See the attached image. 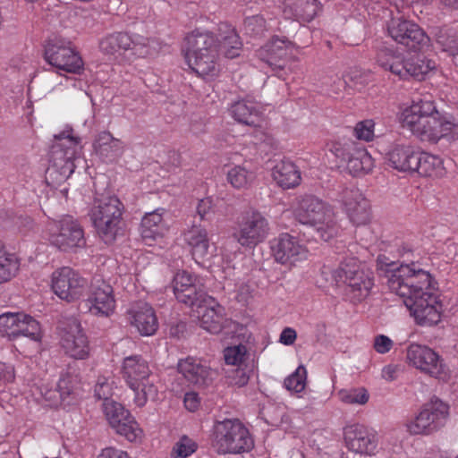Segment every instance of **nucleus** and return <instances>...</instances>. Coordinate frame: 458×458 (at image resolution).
I'll list each match as a JSON object with an SVG mask.
<instances>
[{"mask_svg": "<svg viewBox=\"0 0 458 458\" xmlns=\"http://www.w3.org/2000/svg\"><path fill=\"white\" fill-rule=\"evenodd\" d=\"M389 290L403 299L405 306L421 326L440 320L442 304L437 294V282L416 263L402 264L387 272Z\"/></svg>", "mask_w": 458, "mask_h": 458, "instance_id": "nucleus-1", "label": "nucleus"}, {"mask_svg": "<svg viewBox=\"0 0 458 458\" xmlns=\"http://www.w3.org/2000/svg\"><path fill=\"white\" fill-rule=\"evenodd\" d=\"M242 43L233 27L220 23L217 35L207 30H195L189 33L182 51L189 67L201 77H213L218 72V55L227 58L240 55Z\"/></svg>", "mask_w": 458, "mask_h": 458, "instance_id": "nucleus-2", "label": "nucleus"}, {"mask_svg": "<svg viewBox=\"0 0 458 458\" xmlns=\"http://www.w3.org/2000/svg\"><path fill=\"white\" fill-rule=\"evenodd\" d=\"M398 121L403 129L422 143L458 140V119L450 113L438 111L432 100L413 101L400 111Z\"/></svg>", "mask_w": 458, "mask_h": 458, "instance_id": "nucleus-3", "label": "nucleus"}, {"mask_svg": "<svg viewBox=\"0 0 458 458\" xmlns=\"http://www.w3.org/2000/svg\"><path fill=\"white\" fill-rule=\"evenodd\" d=\"M82 154L79 138L72 135V129L67 128L55 135V142L50 150L49 165L46 171L48 183L55 185L66 181L74 172Z\"/></svg>", "mask_w": 458, "mask_h": 458, "instance_id": "nucleus-4", "label": "nucleus"}, {"mask_svg": "<svg viewBox=\"0 0 458 458\" xmlns=\"http://www.w3.org/2000/svg\"><path fill=\"white\" fill-rule=\"evenodd\" d=\"M99 49L106 55H118L131 62L156 56L161 50V42L138 33L115 32L101 38Z\"/></svg>", "mask_w": 458, "mask_h": 458, "instance_id": "nucleus-5", "label": "nucleus"}, {"mask_svg": "<svg viewBox=\"0 0 458 458\" xmlns=\"http://www.w3.org/2000/svg\"><path fill=\"white\" fill-rule=\"evenodd\" d=\"M294 216L301 224L313 227L323 241L327 242L339 233L333 208L313 195L303 196L298 200Z\"/></svg>", "mask_w": 458, "mask_h": 458, "instance_id": "nucleus-6", "label": "nucleus"}, {"mask_svg": "<svg viewBox=\"0 0 458 458\" xmlns=\"http://www.w3.org/2000/svg\"><path fill=\"white\" fill-rule=\"evenodd\" d=\"M123 205L114 195H102L94 199L89 216L98 235L107 244L122 233Z\"/></svg>", "mask_w": 458, "mask_h": 458, "instance_id": "nucleus-7", "label": "nucleus"}, {"mask_svg": "<svg viewBox=\"0 0 458 458\" xmlns=\"http://www.w3.org/2000/svg\"><path fill=\"white\" fill-rule=\"evenodd\" d=\"M212 446L218 454H240L250 452L254 440L241 420L225 419L213 426Z\"/></svg>", "mask_w": 458, "mask_h": 458, "instance_id": "nucleus-8", "label": "nucleus"}, {"mask_svg": "<svg viewBox=\"0 0 458 458\" xmlns=\"http://www.w3.org/2000/svg\"><path fill=\"white\" fill-rule=\"evenodd\" d=\"M377 61L380 67L401 80L414 78L420 81L436 68V63L431 59L420 55L405 58L403 54L390 48L379 50Z\"/></svg>", "mask_w": 458, "mask_h": 458, "instance_id": "nucleus-9", "label": "nucleus"}, {"mask_svg": "<svg viewBox=\"0 0 458 458\" xmlns=\"http://www.w3.org/2000/svg\"><path fill=\"white\" fill-rule=\"evenodd\" d=\"M122 373L134 393L133 402L138 407H143L148 400L157 396V388L151 379L148 363L141 356L131 355L124 358Z\"/></svg>", "mask_w": 458, "mask_h": 458, "instance_id": "nucleus-10", "label": "nucleus"}, {"mask_svg": "<svg viewBox=\"0 0 458 458\" xmlns=\"http://www.w3.org/2000/svg\"><path fill=\"white\" fill-rule=\"evenodd\" d=\"M331 283L345 285V293L352 301L366 299L374 285L371 272L360 267L356 259H349L331 272Z\"/></svg>", "mask_w": 458, "mask_h": 458, "instance_id": "nucleus-11", "label": "nucleus"}, {"mask_svg": "<svg viewBox=\"0 0 458 458\" xmlns=\"http://www.w3.org/2000/svg\"><path fill=\"white\" fill-rule=\"evenodd\" d=\"M45 237L50 245L65 252L74 251L86 245L82 227L70 216L50 220L46 225Z\"/></svg>", "mask_w": 458, "mask_h": 458, "instance_id": "nucleus-12", "label": "nucleus"}, {"mask_svg": "<svg viewBox=\"0 0 458 458\" xmlns=\"http://www.w3.org/2000/svg\"><path fill=\"white\" fill-rule=\"evenodd\" d=\"M269 233V223L259 210L250 208L239 216L233 233L242 247L253 248L264 242Z\"/></svg>", "mask_w": 458, "mask_h": 458, "instance_id": "nucleus-13", "label": "nucleus"}, {"mask_svg": "<svg viewBox=\"0 0 458 458\" xmlns=\"http://www.w3.org/2000/svg\"><path fill=\"white\" fill-rule=\"evenodd\" d=\"M448 416V405L437 398L425 403L420 411L406 423L411 435H429L441 428Z\"/></svg>", "mask_w": 458, "mask_h": 458, "instance_id": "nucleus-14", "label": "nucleus"}, {"mask_svg": "<svg viewBox=\"0 0 458 458\" xmlns=\"http://www.w3.org/2000/svg\"><path fill=\"white\" fill-rule=\"evenodd\" d=\"M44 58L54 68L70 73H80L83 69V61L72 47L71 41L55 38L45 47Z\"/></svg>", "mask_w": 458, "mask_h": 458, "instance_id": "nucleus-15", "label": "nucleus"}, {"mask_svg": "<svg viewBox=\"0 0 458 458\" xmlns=\"http://www.w3.org/2000/svg\"><path fill=\"white\" fill-rule=\"evenodd\" d=\"M330 152L340 164H345L348 172L354 176L368 174L374 167L373 158L367 149L353 142H334Z\"/></svg>", "mask_w": 458, "mask_h": 458, "instance_id": "nucleus-16", "label": "nucleus"}, {"mask_svg": "<svg viewBox=\"0 0 458 458\" xmlns=\"http://www.w3.org/2000/svg\"><path fill=\"white\" fill-rule=\"evenodd\" d=\"M387 33L397 44L417 51L428 47L429 37L415 22L402 18H393L387 25Z\"/></svg>", "mask_w": 458, "mask_h": 458, "instance_id": "nucleus-17", "label": "nucleus"}, {"mask_svg": "<svg viewBox=\"0 0 458 458\" xmlns=\"http://www.w3.org/2000/svg\"><path fill=\"white\" fill-rule=\"evenodd\" d=\"M87 284V280L69 267L57 268L51 275L52 291L60 299L68 302L79 299Z\"/></svg>", "mask_w": 458, "mask_h": 458, "instance_id": "nucleus-18", "label": "nucleus"}, {"mask_svg": "<svg viewBox=\"0 0 458 458\" xmlns=\"http://www.w3.org/2000/svg\"><path fill=\"white\" fill-rule=\"evenodd\" d=\"M271 250L276 262L292 267L308 259L309 250L301 241L287 233L271 242Z\"/></svg>", "mask_w": 458, "mask_h": 458, "instance_id": "nucleus-19", "label": "nucleus"}, {"mask_svg": "<svg viewBox=\"0 0 458 458\" xmlns=\"http://www.w3.org/2000/svg\"><path fill=\"white\" fill-rule=\"evenodd\" d=\"M407 360L414 368L433 377L444 378L447 374L443 360L426 345L411 344L407 349Z\"/></svg>", "mask_w": 458, "mask_h": 458, "instance_id": "nucleus-20", "label": "nucleus"}, {"mask_svg": "<svg viewBox=\"0 0 458 458\" xmlns=\"http://www.w3.org/2000/svg\"><path fill=\"white\" fill-rule=\"evenodd\" d=\"M61 346L64 352L75 360H85L90 353V346L81 323L70 318L61 333Z\"/></svg>", "mask_w": 458, "mask_h": 458, "instance_id": "nucleus-21", "label": "nucleus"}, {"mask_svg": "<svg viewBox=\"0 0 458 458\" xmlns=\"http://www.w3.org/2000/svg\"><path fill=\"white\" fill-rule=\"evenodd\" d=\"M85 306L95 316L109 317L115 310L113 287L105 281H96L90 286Z\"/></svg>", "mask_w": 458, "mask_h": 458, "instance_id": "nucleus-22", "label": "nucleus"}, {"mask_svg": "<svg viewBox=\"0 0 458 458\" xmlns=\"http://www.w3.org/2000/svg\"><path fill=\"white\" fill-rule=\"evenodd\" d=\"M293 47L292 42L274 37L258 50V56L268 65L274 75L284 79L283 70L285 65V59L292 52Z\"/></svg>", "mask_w": 458, "mask_h": 458, "instance_id": "nucleus-23", "label": "nucleus"}, {"mask_svg": "<svg viewBox=\"0 0 458 458\" xmlns=\"http://www.w3.org/2000/svg\"><path fill=\"white\" fill-rule=\"evenodd\" d=\"M173 289L176 299L186 305L193 306L198 301H207L198 276L187 271L182 270L175 274Z\"/></svg>", "mask_w": 458, "mask_h": 458, "instance_id": "nucleus-24", "label": "nucleus"}, {"mask_svg": "<svg viewBox=\"0 0 458 458\" xmlns=\"http://www.w3.org/2000/svg\"><path fill=\"white\" fill-rule=\"evenodd\" d=\"M350 221L356 225H365L369 220V206L361 191L355 188H344L338 197Z\"/></svg>", "mask_w": 458, "mask_h": 458, "instance_id": "nucleus-25", "label": "nucleus"}, {"mask_svg": "<svg viewBox=\"0 0 458 458\" xmlns=\"http://www.w3.org/2000/svg\"><path fill=\"white\" fill-rule=\"evenodd\" d=\"M344 442L346 447L356 454L372 455L377 447L376 432L363 425L354 424L344 428Z\"/></svg>", "mask_w": 458, "mask_h": 458, "instance_id": "nucleus-26", "label": "nucleus"}, {"mask_svg": "<svg viewBox=\"0 0 458 458\" xmlns=\"http://www.w3.org/2000/svg\"><path fill=\"white\" fill-rule=\"evenodd\" d=\"M184 241L197 263L208 259L216 251V247L210 243L207 229L202 225H194L185 231Z\"/></svg>", "mask_w": 458, "mask_h": 458, "instance_id": "nucleus-27", "label": "nucleus"}, {"mask_svg": "<svg viewBox=\"0 0 458 458\" xmlns=\"http://www.w3.org/2000/svg\"><path fill=\"white\" fill-rule=\"evenodd\" d=\"M92 146L95 155L106 164H113L120 159L125 148L123 141L107 131L97 134Z\"/></svg>", "mask_w": 458, "mask_h": 458, "instance_id": "nucleus-28", "label": "nucleus"}, {"mask_svg": "<svg viewBox=\"0 0 458 458\" xmlns=\"http://www.w3.org/2000/svg\"><path fill=\"white\" fill-rule=\"evenodd\" d=\"M282 11L286 19L310 22L322 11V4L318 0H282Z\"/></svg>", "mask_w": 458, "mask_h": 458, "instance_id": "nucleus-29", "label": "nucleus"}, {"mask_svg": "<svg viewBox=\"0 0 458 458\" xmlns=\"http://www.w3.org/2000/svg\"><path fill=\"white\" fill-rule=\"evenodd\" d=\"M200 327L211 334H219L231 321L225 317V308L209 299L206 305L198 306Z\"/></svg>", "mask_w": 458, "mask_h": 458, "instance_id": "nucleus-30", "label": "nucleus"}, {"mask_svg": "<svg viewBox=\"0 0 458 458\" xmlns=\"http://www.w3.org/2000/svg\"><path fill=\"white\" fill-rule=\"evenodd\" d=\"M178 369L187 381L199 386H208L213 380L215 374L205 361L193 357L181 360Z\"/></svg>", "mask_w": 458, "mask_h": 458, "instance_id": "nucleus-31", "label": "nucleus"}, {"mask_svg": "<svg viewBox=\"0 0 458 458\" xmlns=\"http://www.w3.org/2000/svg\"><path fill=\"white\" fill-rule=\"evenodd\" d=\"M130 322L143 336L153 335L158 328L154 309L146 302L134 305L129 311Z\"/></svg>", "mask_w": 458, "mask_h": 458, "instance_id": "nucleus-32", "label": "nucleus"}, {"mask_svg": "<svg viewBox=\"0 0 458 458\" xmlns=\"http://www.w3.org/2000/svg\"><path fill=\"white\" fill-rule=\"evenodd\" d=\"M419 150L411 145L396 144L387 154L392 167L402 172H413Z\"/></svg>", "mask_w": 458, "mask_h": 458, "instance_id": "nucleus-33", "label": "nucleus"}, {"mask_svg": "<svg viewBox=\"0 0 458 458\" xmlns=\"http://www.w3.org/2000/svg\"><path fill=\"white\" fill-rule=\"evenodd\" d=\"M164 213V208H157L142 218L140 233L146 242L162 238L168 232V225L163 219Z\"/></svg>", "mask_w": 458, "mask_h": 458, "instance_id": "nucleus-34", "label": "nucleus"}, {"mask_svg": "<svg viewBox=\"0 0 458 458\" xmlns=\"http://www.w3.org/2000/svg\"><path fill=\"white\" fill-rule=\"evenodd\" d=\"M230 114L240 123L248 126H258L260 122V111L259 105L251 100L242 99L234 102Z\"/></svg>", "mask_w": 458, "mask_h": 458, "instance_id": "nucleus-35", "label": "nucleus"}, {"mask_svg": "<svg viewBox=\"0 0 458 458\" xmlns=\"http://www.w3.org/2000/svg\"><path fill=\"white\" fill-rule=\"evenodd\" d=\"M272 176L283 189L294 188L301 181V172L295 164L286 160H282L274 166Z\"/></svg>", "mask_w": 458, "mask_h": 458, "instance_id": "nucleus-36", "label": "nucleus"}, {"mask_svg": "<svg viewBox=\"0 0 458 458\" xmlns=\"http://www.w3.org/2000/svg\"><path fill=\"white\" fill-rule=\"evenodd\" d=\"M413 172L426 177L439 178L444 176L445 169L441 157L419 151Z\"/></svg>", "mask_w": 458, "mask_h": 458, "instance_id": "nucleus-37", "label": "nucleus"}, {"mask_svg": "<svg viewBox=\"0 0 458 458\" xmlns=\"http://www.w3.org/2000/svg\"><path fill=\"white\" fill-rule=\"evenodd\" d=\"M20 269V259L0 242V284L9 282Z\"/></svg>", "mask_w": 458, "mask_h": 458, "instance_id": "nucleus-38", "label": "nucleus"}, {"mask_svg": "<svg viewBox=\"0 0 458 458\" xmlns=\"http://www.w3.org/2000/svg\"><path fill=\"white\" fill-rule=\"evenodd\" d=\"M255 179V173L245 165H233L227 171V181L235 189H246Z\"/></svg>", "mask_w": 458, "mask_h": 458, "instance_id": "nucleus-39", "label": "nucleus"}, {"mask_svg": "<svg viewBox=\"0 0 458 458\" xmlns=\"http://www.w3.org/2000/svg\"><path fill=\"white\" fill-rule=\"evenodd\" d=\"M435 40L442 51L453 56L458 55V36L454 30L437 28L435 32Z\"/></svg>", "mask_w": 458, "mask_h": 458, "instance_id": "nucleus-40", "label": "nucleus"}, {"mask_svg": "<svg viewBox=\"0 0 458 458\" xmlns=\"http://www.w3.org/2000/svg\"><path fill=\"white\" fill-rule=\"evenodd\" d=\"M19 336H26L34 342H40L42 331L39 323L31 316L22 313L16 332V337Z\"/></svg>", "mask_w": 458, "mask_h": 458, "instance_id": "nucleus-41", "label": "nucleus"}, {"mask_svg": "<svg viewBox=\"0 0 458 458\" xmlns=\"http://www.w3.org/2000/svg\"><path fill=\"white\" fill-rule=\"evenodd\" d=\"M117 426L118 427L114 430L130 442H140L144 437L142 428L131 413Z\"/></svg>", "mask_w": 458, "mask_h": 458, "instance_id": "nucleus-42", "label": "nucleus"}, {"mask_svg": "<svg viewBox=\"0 0 458 458\" xmlns=\"http://www.w3.org/2000/svg\"><path fill=\"white\" fill-rule=\"evenodd\" d=\"M103 411L113 429H115L118 427L117 425L130 413L121 403L114 401L104 402Z\"/></svg>", "mask_w": 458, "mask_h": 458, "instance_id": "nucleus-43", "label": "nucleus"}, {"mask_svg": "<svg viewBox=\"0 0 458 458\" xmlns=\"http://www.w3.org/2000/svg\"><path fill=\"white\" fill-rule=\"evenodd\" d=\"M22 312H5L0 315V334L9 338H16L18 324Z\"/></svg>", "mask_w": 458, "mask_h": 458, "instance_id": "nucleus-44", "label": "nucleus"}, {"mask_svg": "<svg viewBox=\"0 0 458 458\" xmlns=\"http://www.w3.org/2000/svg\"><path fill=\"white\" fill-rule=\"evenodd\" d=\"M337 394L340 401L347 404L363 405L369 399L368 391L363 387L342 389Z\"/></svg>", "mask_w": 458, "mask_h": 458, "instance_id": "nucleus-45", "label": "nucleus"}, {"mask_svg": "<svg viewBox=\"0 0 458 458\" xmlns=\"http://www.w3.org/2000/svg\"><path fill=\"white\" fill-rule=\"evenodd\" d=\"M307 379V369L303 365H300L291 375L284 381L285 388L289 391L301 393L304 390Z\"/></svg>", "mask_w": 458, "mask_h": 458, "instance_id": "nucleus-46", "label": "nucleus"}, {"mask_svg": "<svg viewBox=\"0 0 458 458\" xmlns=\"http://www.w3.org/2000/svg\"><path fill=\"white\" fill-rule=\"evenodd\" d=\"M248 357L247 347L244 344L228 346L224 350V359L227 365L241 367Z\"/></svg>", "mask_w": 458, "mask_h": 458, "instance_id": "nucleus-47", "label": "nucleus"}, {"mask_svg": "<svg viewBox=\"0 0 458 458\" xmlns=\"http://www.w3.org/2000/svg\"><path fill=\"white\" fill-rule=\"evenodd\" d=\"M267 30L266 21L261 15L247 17L243 22L245 34L251 37L259 36Z\"/></svg>", "mask_w": 458, "mask_h": 458, "instance_id": "nucleus-48", "label": "nucleus"}, {"mask_svg": "<svg viewBox=\"0 0 458 458\" xmlns=\"http://www.w3.org/2000/svg\"><path fill=\"white\" fill-rule=\"evenodd\" d=\"M197 450V444L187 436H182L174 446V453L181 458H187Z\"/></svg>", "mask_w": 458, "mask_h": 458, "instance_id": "nucleus-49", "label": "nucleus"}, {"mask_svg": "<svg viewBox=\"0 0 458 458\" xmlns=\"http://www.w3.org/2000/svg\"><path fill=\"white\" fill-rule=\"evenodd\" d=\"M374 128L375 123L373 120L359 122L354 128L355 135L359 140L370 141L375 136Z\"/></svg>", "mask_w": 458, "mask_h": 458, "instance_id": "nucleus-50", "label": "nucleus"}, {"mask_svg": "<svg viewBox=\"0 0 458 458\" xmlns=\"http://www.w3.org/2000/svg\"><path fill=\"white\" fill-rule=\"evenodd\" d=\"M95 396L104 402L110 401L113 394V381L110 382L106 377H99L94 389Z\"/></svg>", "mask_w": 458, "mask_h": 458, "instance_id": "nucleus-51", "label": "nucleus"}, {"mask_svg": "<svg viewBox=\"0 0 458 458\" xmlns=\"http://www.w3.org/2000/svg\"><path fill=\"white\" fill-rule=\"evenodd\" d=\"M393 341L385 335H377L374 339V349L377 353H387L393 347Z\"/></svg>", "mask_w": 458, "mask_h": 458, "instance_id": "nucleus-52", "label": "nucleus"}, {"mask_svg": "<svg viewBox=\"0 0 458 458\" xmlns=\"http://www.w3.org/2000/svg\"><path fill=\"white\" fill-rule=\"evenodd\" d=\"M77 382L76 377H71L69 375L63 376L57 384V388L60 392V394L63 395H69L73 388L74 384Z\"/></svg>", "mask_w": 458, "mask_h": 458, "instance_id": "nucleus-53", "label": "nucleus"}, {"mask_svg": "<svg viewBox=\"0 0 458 458\" xmlns=\"http://www.w3.org/2000/svg\"><path fill=\"white\" fill-rule=\"evenodd\" d=\"M228 377L230 378V384L237 386H243L249 381V376L241 367L237 368L233 375H230Z\"/></svg>", "mask_w": 458, "mask_h": 458, "instance_id": "nucleus-54", "label": "nucleus"}, {"mask_svg": "<svg viewBox=\"0 0 458 458\" xmlns=\"http://www.w3.org/2000/svg\"><path fill=\"white\" fill-rule=\"evenodd\" d=\"M183 402L186 409L190 411H197L200 404L199 394L195 392L186 393Z\"/></svg>", "mask_w": 458, "mask_h": 458, "instance_id": "nucleus-55", "label": "nucleus"}, {"mask_svg": "<svg viewBox=\"0 0 458 458\" xmlns=\"http://www.w3.org/2000/svg\"><path fill=\"white\" fill-rule=\"evenodd\" d=\"M34 226V221L28 216H18L15 218L14 227L21 232H28Z\"/></svg>", "mask_w": 458, "mask_h": 458, "instance_id": "nucleus-56", "label": "nucleus"}, {"mask_svg": "<svg viewBox=\"0 0 458 458\" xmlns=\"http://www.w3.org/2000/svg\"><path fill=\"white\" fill-rule=\"evenodd\" d=\"M297 338L295 329L292 327H285L280 335L279 342L284 345H293Z\"/></svg>", "mask_w": 458, "mask_h": 458, "instance_id": "nucleus-57", "label": "nucleus"}, {"mask_svg": "<svg viewBox=\"0 0 458 458\" xmlns=\"http://www.w3.org/2000/svg\"><path fill=\"white\" fill-rule=\"evenodd\" d=\"M98 458H131L129 454L120 449L107 447L101 451Z\"/></svg>", "mask_w": 458, "mask_h": 458, "instance_id": "nucleus-58", "label": "nucleus"}, {"mask_svg": "<svg viewBox=\"0 0 458 458\" xmlns=\"http://www.w3.org/2000/svg\"><path fill=\"white\" fill-rule=\"evenodd\" d=\"M17 216H14L11 210L1 209L0 210V226L4 228H9L14 226L15 218Z\"/></svg>", "mask_w": 458, "mask_h": 458, "instance_id": "nucleus-59", "label": "nucleus"}, {"mask_svg": "<svg viewBox=\"0 0 458 458\" xmlns=\"http://www.w3.org/2000/svg\"><path fill=\"white\" fill-rule=\"evenodd\" d=\"M15 377L14 369L12 365L0 362V379L12 382Z\"/></svg>", "mask_w": 458, "mask_h": 458, "instance_id": "nucleus-60", "label": "nucleus"}, {"mask_svg": "<svg viewBox=\"0 0 458 458\" xmlns=\"http://www.w3.org/2000/svg\"><path fill=\"white\" fill-rule=\"evenodd\" d=\"M212 208V199L210 198H205L199 201L197 205V213L201 219H205L207 215Z\"/></svg>", "mask_w": 458, "mask_h": 458, "instance_id": "nucleus-61", "label": "nucleus"}, {"mask_svg": "<svg viewBox=\"0 0 458 458\" xmlns=\"http://www.w3.org/2000/svg\"><path fill=\"white\" fill-rule=\"evenodd\" d=\"M443 252L448 260H453L458 253V245L452 241H447L444 244Z\"/></svg>", "mask_w": 458, "mask_h": 458, "instance_id": "nucleus-62", "label": "nucleus"}, {"mask_svg": "<svg viewBox=\"0 0 458 458\" xmlns=\"http://www.w3.org/2000/svg\"><path fill=\"white\" fill-rule=\"evenodd\" d=\"M397 368L394 365H386L381 370V377L386 381H393L396 377Z\"/></svg>", "mask_w": 458, "mask_h": 458, "instance_id": "nucleus-63", "label": "nucleus"}, {"mask_svg": "<svg viewBox=\"0 0 458 458\" xmlns=\"http://www.w3.org/2000/svg\"><path fill=\"white\" fill-rule=\"evenodd\" d=\"M360 72L357 69L351 70L344 76V82L346 84L348 81H356L354 83L355 87H357L359 84L362 85L363 81H360Z\"/></svg>", "mask_w": 458, "mask_h": 458, "instance_id": "nucleus-64", "label": "nucleus"}]
</instances>
